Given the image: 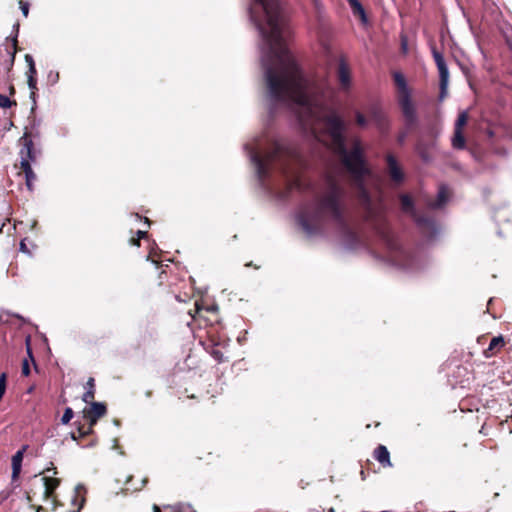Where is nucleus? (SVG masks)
I'll return each mask as SVG.
<instances>
[{
    "label": "nucleus",
    "instance_id": "f257e3e1",
    "mask_svg": "<svg viewBox=\"0 0 512 512\" xmlns=\"http://www.w3.org/2000/svg\"><path fill=\"white\" fill-rule=\"evenodd\" d=\"M254 1L263 9L266 18V26L257 25L268 45L263 60L268 94L275 102L297 105L301 125L310 127L317 114L318 88L304 75L287 47L290 30L282 2Z\"/></svg>",
    "mask_w": 512,
    "mask_h": 512
},
{
    "label": "nucleus",
    "instance_id": "f03ea898",
    "mask_svg": "<svg viewBox=\"0 0 512 512\" xmlns=\"http://www.w3.org/2000/svg\"><path fill=\"white\" fill-rule=\"evenodd\" d=\"M345 189L333 176L326 179V190L316 199V213L303 211L298 215V223L309 236L322 231V217L328 216L338 228L348 233L349 222L346 216Z\"/></svg>",
    "mask_w": 512,
    "mask_h": 512
},
{
    "label": "nucleus",
    "instance_id": "7ed1b4c3",
    "mask_svg": "<svg viewBox=\"0 0 512 512\" xmlns=\"http://www.w3.org/2000/svg\"><path fill=\"white\" fill-rule=\"evenodd\" d=\"M326 132L331 138L333 150L341 158V162L354 182H363L370 174L359 139H355L351 150L346 147V123L335 112L323 117Z\"/></svg>",
    "mask_w": 512,
    "mask_h": 512
},
{
    "label": "nucleus",
    "instance_id": "20e7f679",
    "mask_svg": "<svg viewBox=\"0 0 512 512\" xmlns=\"http://www.w3.org/2000/svg\"><path fill=\"white\" fill-rule=\"evenodd\" d=\"M354 183L358 188V199L363 209L365 222L372 226L391 251H397L399 245L389 230L382 211L373 203L370 193L364 185V181Z\"/></svg>",
    "mask_w": 512,
    "mask_h": 512
},
{
    "label": "nucleus",
    "instance_id": "39448f33",
    "mask_svg": "<svg viewBox=\"0 0 512 512\" xmlns=\"http://www.w3.org/2000/svg\"><path fill=\"white\" fill-rule=\"evenodd\" d=\"M392 78L396 87V100L405 124V130L398 134L397 141L399 144H403L409 131L417 127L418 116L415 103L412 100V90L408 86L405 76L399 71H394Z\"/></svg>",
    "mask_w": 512,
    "mask_h": 512
},
{
    "label": "nucleus",
    "instance_id": "423d86ee",
    "mask_svg": "<svg viewBox=\"0 0 512 512\" xmlns=\"http://www.w3.org/2000/svg\"><path fill=\"white\" fill-rule=\"evenodd\" d=\"M295 157L296 152L294 149L282 143L275 142L272 150L265 155H261L258 152L253 153L252 161L256 167L258 177L265 179L275 166L279 165L283 172H286V167L283 162Z\"/></svg>",
    "mask_w": 512,
    "mask_h": 512
},
{
    "label": "nucleus",
    "instance_id": "0eeeda50",
    "mask_svg": "<svg viewBox=\"0 0 512 512\" xmlns=\"http://www.w3.org/2000/svg\"><path fill=\"white\" fill-rule=\"evenodd\" d=\"M19 143L21 146L19 153L21 158L20 169L25 175V183L27 189L32 192L33 183L36 180V174L31 167V162L35 161L36 154L31 135L28 132H25L24 135L19 139Z\"/></svg>",
    "mask_w": 512,
    "mask_h": 512
},
{
    "label": "nucleus",
    "instance_id": "6e6552de",
    "mask_svg": "<svg viewBox=\"0 0 512 512\" xmlns=\"http://www.w3.org/2000/svg\"><path fill=\"white\" fill-rule=\"evenodd\" d=\"M89 404L90 407L83 410V418L87 421V423H76L77 432L71 433V436L74 440L92 434L93 428L97 421L107 413V407L105 403L92 401V403Z\"/></svg>",
    "mask_w": 512,
    "mask_h": 512
},
{
    "label": "nucleus",
    "instance_id": "1a4fd4ad",
    "mask_svg": "<svg viewBox=\"0 0 512 512\" xmlns=\"http://www.w3.org/2000/svg\"><path fill=\"white\" fill-rule=\"evenodd\" d=\"M433 58L436 63L438 72H439V100L442 101L447 96V87L449 82V71L446 65L445 59L439 51L433 49Z\"/></svg>",
    "mask_w": 512,
    "mask_h": 512
},
{
    "label": "nucleus",
    "instance_id": "9d476101",
    "mask_svg": "<svg viewBox=\"0 0 512 512\" xmlns=\"http://www.w3.org/2000/svg\"><path fill=\"white\" fill-rule=\"evenodd\" d=\"M209 335V343L207 344L206 350L219 362L222 361L223 358V349L224 344L222 342L221 336L217 332L216 327H211L208 330Z\"/></svg>",
    "mask_w": 512,
    "mask_h": 512
},
{
    "label": "nucleus",
    "instance_id": "9b49d317",
    "mask_svg": "<svg viewBox=\"0 0 512 512\" xmlns=\"http://www.w3.org/2000/svg\"><path fill=\"white\" fill-rule=\"evenodd\" d=\"M387 164V174L394 185H400L405 180V173L398 163L396 157L388 153L385 157Z\"/></svg>",
    "mask_w": 512,
    "mask_h": 512
},
{
    "label": "nucleus",
    "instance_id": "f8f14e48",
    "mask_svg": "<svg viewBox=\"0 0 512 512\" xmlns=\"http://www.w3.org/2000/svg\"><path fill=\"white\" fill-rule=\"evenodd\" d=\"M337 78L342 89H348L351 85V70L347 61L341 57L338 63Z\"/></svg>",
    "mask_w": 512,
    "mask_h": 512
},
{
    "label": "nucleus",
    "instance_id": "ddd939ff",
    "mask_svg": "<svg viewBox=\"0 0 512 512\" xmlns=\"http://www.w3.org/2000/svg\"><path fill=\"white\" fill-rule=\"evenodd\" d=\"M505 345L506 341L502 335L493 337L488 347L483 351V356L487 359L497 356Z\"/></svg>",
    "mask_w": 512,
    "mask_h": 512
},
{
    "label": "nucleus",
    "instance_id": "4468645a",
    "mask_svg": "<svg viewBox=\"0 0 512 512\" xmlns=\"http://www.w3.org/2000/svg\"><path fill=\"white\" fill-rule=\"evenodd\" d=\"M28 445L22 446L21 449H19L13 456H12V479L16 480L20 473L22 468V461L24 457V453L27 450Z\"/></svg>",
    "mask_w": 512,
    "mask_h": 512
},
{
    "label": "nucleus",
    "instance_id": "2eb2a0df",
    "mask_svg": "<svg viewBox=\"0 0 512 512\" xmlns=\"http://www.w3.org/2000/svg\"><path fill=\"white\" fill-rule=\"evenodd\" d=\"M40 481L43 483L44 487V498L48 499L53 497L55 490L60 484V480L58 478L44 476L40 479Z\"/></svg>",
    "mask_w": 512,
    "mask_h": 512
},
{
    "label": "nucleus",
    "instance_id": "dca6fc26",
    "mask_svg": "<svg viewBox=\"0 0 512 512\" xmlns=\"http://www.w3.org/2000/svg\"><path fill=\"white\" fill-rule=\"evenodd\" d=\"M373 457L381 464L382 467H391L392 463L390 461V453L386 446L378 445L374 452Z\"/></svg>",
    "mask_w": 512,
    "mask_h": 512
},
{
    "label": "nucleus",
    "instance_id": "f3484780",
    "mask_svg": "<svg viewBox=\"0 0 512 512\" xmlns=\"http://www.w3.org/2000/svg\"><path fill=\"white\" fill-rule=\"evenodd\" d=\"M417 226L422 230H427L429 232L434 231L435 223L434 220L426 215H419L417 212L412 215Z\"/></svg>",
    "mask_w": 512,
    "mask_h": 512
},
{
    "label": "nucleus",
    "instance_id": "a211bd4d",
    "mask_svg": "<svg viewBox=\"0 0 512 512\" xmlns=\"http://www.w3.org/2000/svg\"><path fill=\"white\" fill-rule=\"evenodd\" d=\"M352 13L355 17H358L363 24L368 23V17L366 11L359 0H347Z\"/></svg>",
    "mask_w": 512,
    "mask_h": 512
},
{
    "label": "nucleus",
    "instance_id": "6ab92c4d",
    "mask_svg": "<svg viewBox=\"0 0 512 512\" xmlns=\"http://www.w3.org/2000/svg\"><path fill=\"white\" fill-rule=\"evenodd\" d=\"M134 478H135L134 475H131V476L127 477L126 482H125V485H126L125 490L126 491H131V492L140 491L148 483V477H146V476H141L139 478V482L138 483L134 482Z\"/></svg>",
    "mask_w": 512,
    "mask_h": 512
},
{
    "label": "nucleus",
    "instance_id": "aec40b11",
    "mask_svg": "<svg viewBox=\"0 0 512 512\" xmlns=\"http://www.w3.org/2000/svg\"><path fill=\"white\" fill-rule=\"evenodd\" d=\"M448 200V191L445 186H440L437 199L434 201H429L427 203L428 207L432 209L441 208Z\"/></svg>",
    "mask_w": 512,
    "mask_h": 512
},
{
    "label": "nucleus",
    "instance_id": "412c9836",
    "mask_svg": "<svg viewBox=\"0 0 512 512\" xmlns=\"http://www.w3.org/2000/svg\"><path fill=\"white\" fill-rule=\"evenodd\" d=\"M400 204L403 212L410 214L411 216L416 213L414 202L408 194L400 195Z\"/></svg>",
    "mask_w": 512,
    "mask_h": 512
},
{
    "label": "nucleus",
    "instance_id": "4be33fe9",
    "mask_svg": "<svg viewBox=\"0 0 512 512\" xmlns=\"http://www.w3.org/2000/svg\"><path fill=\"white\" fill-rule=\"evenodd\" d=\"M153 512H196L190 505L164 506L163 510L156 504L153 505Z\"/></svg>",
    "mask_w": 512,
    "mask_h": 512
},
{
    "label": "nucleus",
    "instance_id": "5701e85b",
    "mask_svg": "<svg viewBox=\"0 0 512 512\" xmlns=\"http://www.w3.org/2000/svg\"><path fill=\"white\" fill-rule=\"evenodd\" d=\"M95 398V379L93 377H89L86 382V392L82 396V400L85 403H92Z\"/></svg>",
    "mask_w": 512,
    "mask_h": 512
},
{
    "label": "nucleus",
    "instance_id": "b1692460",
    "mask_svg": "<svg viewBox=\"0 0 512 512\" xmlns=\"http://www.w3.org/2000/svg\"><path fill=\"white\" fill-rule=\"evenodd\" d=\"M367 115L369 119L375 122L379 127L382 126L384 121V115L379 107L375 105L371 106L367 111Z\"/></svg>",
    "mask_w": 512,
    "mask_h": 512
},
{
    "label": "nucleus",
    "instance_id": "393cba45",
    "mask_svg": "<svg viewBox=\"0 0 512 512\" xmlns=\"http://www.w3.org/2000/svg\"><path fill=\"white\" fill-rule=\"evenodd\" d=\"M465 137L463 132L460 130H454V135L452 138V146L455 149H464L465 148Z\"/></svg>",
    "mask_w": 512,
    "mask_h": 512
},
{
    "label": "nucleus",
    "instance_id": "a878e982",
    "mask_svg": "<svg viewBox=\"0 0 512 512\" xmlns=\"http://www.w3.org/2000/svg\"><path fill=\"white\" fill-rule=\"evenodd\" d=\"M28 87L31 90L30 98L35 102V96L37 91V77L30 76L27 78Z\"/></svg>",
    "mask_w": 512,
    "mask_h": 512
},
{
    "label": "nucleus",
    "instance_id": "bb28decb",
    "mask_svg": "<svg viewBox=\"0 0 512 512\" xmlns=\"http://www.w3.org/2000/svg\"><path fill=\"white\" fill-rule=\"evenodd\" d=\"M468 120V115L466 112H462L459 114L458 119L455 123V129L454 130H460L462 131V128L464 125H466Z\"/></svg>",
    "mask_w": 512,
    "mask_h": 512
},
{
    "label": "nucleus",
    "instance_id": "cd10ccee",
    "mask_svg": "<svg viewBox=\"0 0 512 512\" xmlns=\"http://www.w3.org/2000/svg\"><path fill=\"white\" fill-rule=\"evenodd\" d=\"M355 120H356V124L362 128L366 127V125L368 123V119L366 118V116L359 111L355 112Z\"/></svg>",
    "mask_w": 512,
    "mask_h": 512
},
{
    "label": "nucleus",
    "instance_id": "c85d7f7f",
    "mask_svg": "<svg viewBox=\"0 0 512 512\" xmlns=\"http://www.w3.org/2000/svg\"><path fill=\"white\" fill-rule=\"evenodd\" d=\"M12 105H16V101H11L7 96L0 94V107L10 108Z\"/></svg>",
    "mask_w": 512,
    "mask_h": 512
},
{
    "label": "nucleus",
    "instance_id": "c756f323",
    "mask_svg": "<svg viewBox=\"0 0 512 512\" xmlns=\"http://www.w3.org/2000/svg\"><path fill=\"white\" fill-rule=\"evenodd\" d=\"M74 412L72 408L68 407L65 409L64 414L62 416L61 422L63 424H67L70 422V420L73 418Z\"/></svg>",
    "mask_w": 512,
    "mask_h": 512
},
{
    "label": "nucleus",
    "instance_id": "7c9ffc66",
    "mask_svg": "<svg viewBox=\"0 0 512 512\" xmlns=\"http://www.w3.org/2000/svg\"><path fill=\"white\" fill-rule=\"evenodd\" d=\"M21 373L23 376L26 377L30 375V365L29 360L27 358L23 359L22 361Z\"/></svg>",
    "mask_w": 512,
    "mask_h": 512
},
{
    "label": "nucleus",
    "instance_id": "2f4dec72",
    "mask_svg": "<svg viewBox=\"0 0 512 512\" xmlns=\"http://www.w3.org/2000/svg\"><path fill=\"white\" fill-rule=\"evenodd\" d=\"M26 348H27V355H28L29 359L33 362L34 365H36L35 359L33 357L32 349L30 347V337L26 338Z\"/></svg>",
    "mask_w": 512,
    "mask_h": 512
},
{
    "label": "nucleus",
    "instance_id": "473e14b6",
    "mask_svg": "<svg viewBox=\"0 0 512 512\" xmlns=\"http://www.w3.org/2000/svg\"><path fill=\"white\" fill-rule=\"evenodd\" d=\"M19 5L23 15L27 17L29 13V4L27 2H24L23 0H20Z\"/></svg>",
    "mask_w": 512,
    "mask_h": 512
},
{
    "label": "nucleus",
    "instance_id": "72a5a7b5",
    "mask_svg": "<svg viewBox=\"0 0 512 512\" xmlns=\"http://www.w3.org/2000/svg\"><path fill=\"white\" fill-rule=\"evenodd\" d=\"M16 52H17V37L13 38V51L11 52V66L14 63Z\"/></svg>",
    "mask_w": 512,
    "mask_h": 512
},
{
    "label": "nucleus",
    "instance_id": "f704fd0d",
    "mask_svg": "<svg viewBox=\"0 0 512 512\" xmlns=\"http://www.w3.org/2000/svg\"><path fill=\"white\" fill-rule=\"evenodd\" d=\"M27 78L30 76L37 77V70L35 65H31V67H28V71L26 72Z\"/></svg>",
    "mask_w": 512,
    "mask_h": 512
},
{
    "label": "nucleus",
    "instance_id": "c9c22d12",
    "mask_svg": "<svg viewBox=\"0 0 512 512\" xmlns=\"http://www.w3.org/2000/svg\"><path fill=\"white\" fill-rule=\"evenodd\" d=\"M418 153L424 161H428L429 157L425 150H422L420 146H417Z\"/></svg>",
    "mask_w": 512,
    "mask_h": 512
},
{
    "label": "nucleus",
    "instance_id": "e433bc0d",
    "mask_svg": "<svg viewBox=\"0 0 512 512\" xmlns=\"http://www.w3.org/2000/svg\"><path fill=\"white\" fill-rule=\"evenodd\" d=\"M24 58H25V62L27 63L28 67H31V65H35L32 55L26 54Z\"/></svg>",
    "mask_w": 512,
    "mask_h": 512
},
{
    "label": "nucleus",
    "instance_id": "4c0bfd02",
    "mask_svg": "<svg viewBox=\"0 0 512 512\" xmlns=\"http://www.w3.org/2000/svg\"><path fill=\"white\" fill-rule=\"evenodd\" d=\"M26 239H22L21 242H20V251L24 252V253H30L26 243H25Z\"/></svg>",
    "mask_w": 512,
    "mask_h": 512
},
{
    "label": "nucleus",
    "instance_id": "58836bf2",
    "mask_svg": "<svg viewBox=\"0 0 512 512\" xmlns=\"http://www.w3.org/2000/svg\"><path fill=\"white\" fill-rule=\"evenodd\" d=\"M140 241L141 240L138 237H131L129 240L131 245L138 246V247L140 246Z\"/></svg>",
    "mask_w": 512,
    "mask_h": 512
},
{
    "label": "nucleus",
    "instance_id": "ea45409f",
    "mask_svg": "<svg viewBox=\"0 0 512 512\" xmlns=\"http://www.w3.org/2000/svg\"><path fill=\"white\" fill-rule=\"evenodd\" d=\"M136 234H137V237L140 240L148 237V232L147 231L138 230Z\"/></svg>",
    "mask_w": 512,
    "mask_h": 512
},
{
    "label": "nucleus",
    "instance_id": "a19ab883",
    "mask_svg": "<svg viewBox=\"0 0 512 512\" xmlns=\"http://www.w3.org/2000/svg\"><path fill=\"white\" fill-rule=\"evenodd\" d=\"M9 93H10V95H14V94H15V88H14V86H10V88H9Z\"/></svg>",
    "mask_w": 512,
    "mask_h": 512
},
{
    "label": "nucleus",
    "instance_id": "79ce46f5",
    "mask_svg": "<svg viewBox=\"0 0 512 512\" xmlns=\"http://www.w3.org/2000/svg\"><path fill=\"white\" fill-rule=\"evenodd\" d=\"M37 226V221L33 220L31 224V229H34Z\"/></svg>",
    "mask_w": 512,
    "mask_h": 512
},
{
    "label": "nucleus",
    "instance_id": "37998d69",
    "mask_svg": "<svg viewBox=\"0 0 512 512\" xmlns=\"http://www.w3.org/2000/svg\"><path fill=\"white\" fill-rule=\"evenodd\" d=\"M200 309H201V308L199 307V305H198V304H196V306H195V312H196V313H198V312L200 311Z\"/></svg>",
    "mask_w": 512,
    "mask_h": 512
},
{
    "label": "nucleus",
    "instance_id": "c03bdc74",
    "mask_svg": "<svg viewBox=\"0 0 512 512\" xmlns=\"http://www.w3.org/2000/svg\"><path fill=\"white\" fill-rule=\"evenodd\" d=\"M145 222H146L148 225H150V224H151L150 220H149L147 217L145 218Z\"/></svg>",
    "mask_w": 512,
    "mask_h": 512
},
{
    "label": "nucleus",
    "instance_id": "a18cd8bd",
    "mask_svg": "<svg viewBox=\"0 0 512 512\" xmlns=\"http://www.w3.org/2000/svg\"><path fill=\"white\" fill-rule=\"evenodd\" d=\"M215 308L214 307H211V308H207V311H214Z\"/></svg>",
    "mask_w": 512,
    "mask_h": 512
},
{
    "label": "nucleus",
    "instance_id": "49530a36",
    "mask_svg": "<svg viewBox=\"0 0 512 512\" xmlns=\"http://www.w3.org/2000/svg\"><path fill=\"white\" fill-rule=\"evenodd\" d=\"M81 507H82V504H81V505L77 508V510H75L74 512H79V511H80V509H81Z\"/></svg>",
    "mask_w": 512,
    "mask_h": 512
}]
</instances>
